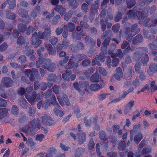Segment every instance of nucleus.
I'll list each match as a JSON object with an SVG mask.
<instances>
[{"label":"nucleus","instance_id":"1","mask_svg":"<svg viewBox=\"0 0 157 157\" xmlns=\"http://www.w3.org/2000/svg\"><path fill=\"white\" fill-rule=\"evenodd\" d=\"M25 97L31 105H34L36 101L40 99V95L39 94H37L35 91H33L31 96L30 94H25Z\"/></svg>","mask_w":157,"mask_h":157},{"label":"nucleus","instance_id":"2","mask_svg":"<svg viewBox=\"0 0 157 157\" xmlns=\"http://www.w3.org/2000/svg\"><path fill=\"white\" fill-rule=\"evenodd\" d=\"M130 136V140H132L133 136H134V140L136 143H138L143 138L142 134L135 129H133L131 132Z\"/></svg>","mask_w":157,"mask_h":157},{"label":"nucleus","instance_id":"3","mask_svg":"<svg viewBox=\"0 0 157 157\" xmlns=\"http://www.w3.org/2000/svg\"><path fill=\"white\" fill-rule=\"evenodd\" d=\"M74 87L79 92H81L85 90L89 86L88 82H76L73 84Z\"/></svg>","mask_w":157,"mask_h":157},{"label":"nucleus","instance_id":"4","mask_svg":"<svg viewBox=\"0 0 157 157\" xmlns=\"http://www.w3.org/2000/svg\"><path fill=\"white\" fill-rule=\"evenodd\" d=\"M51 34V29L50 28L46 29L44 32L40 31L37 33L38 38L41 39H44L48 36H50Z\"/></svg>","mask_w":157,"mask_h":157},{"label":"nucleus","instance_id":"5","mask_svg":"<svg viewBox=\"0 0 157 157\" xmlns=\"http://www.w3.org/2000/svg\"><path fill=\"white\" fill-rule=\"evenodd\" d=\"M37 37H38L37 33H34L32 35L31 41V44L36 47H38L42 43V40L38 39Z\"/></svg>","mask_w":157,"mask_h":157},{"label":"nucleus","instance_id":"6","mask_svg":"<svg viewBox=\"0 0 157 157\" xmlns=\"http://www.w3.org/2000/svg\"><path fill=\"white\" fill-rule=\"evenodd\" d=\"M14 81L11 78L8 77L3 78L1 81V83L4 85V86L6 87H11L13 84Z\"/></svg>","mask_w":157,"mask_h":157},{"label":"nucleus","instance_id":"7","mask_svg":"<svg viewBox=\"0 0 157 157\" xmlns=\"http://www.w3.org/2000/svg\"><path fill=\"white\" fill-rule=\"evenodd\" d=\"M105 21L106 24V25L103 19H101L100 21L101 28V30L103 31H105L106 28L108 29L110 28L112 25L111 22H108V19L107 17H106L105 19Z\"/></svg>","mask_w":157,"mask_h":157},{"label":"nucleus","instance_id":"8","mask_svg":"<svg viewBox=\"0 0 157 157\" xmlns=\"http://www.w3.org/2000/svg\"><path fill=\"white\" fill-rule=\"evenodd\" d=\"M43 67L44 69H47L48 71L50 72L54 71L56 68L55 63L52 62L51 61H48L43 65Z\"/></svg>","mask_w":157,"mask_h":157},{"label":"nucleus","instance_id":"9","mask_svg":"<svg viewBox=\"0 0 157 157\" xmlns=\"http://www.w3.org/2000/svg\"><path fill=\"white\" fill-rule=\"evenodd\" d=\"M54 121L50 117L45 115L42 117V122L43 124L50 126L53 124Z\"/></svg>","mask_w":157,"mask_h":157},{"label":"nucleus","instance_id":"10","mask_svg":"<svg viewBox=\"0 0 157 157\" xmlns=\"http://www.w3.org/2000/svg\"><path fill=\"white\" fill-rule=\"evenodd\" d=\"M128 52V50H124L123 52H122L121 50H118L115 53H111V56L112 58L118 57L120 58H122L123 57L124 54H126Z\"/></svg>","mask_w":157,"mask_h":157},{"label":"nucleus","instance_id":"11","mask_svg":"<svg viewBox=\"0 0 157 157\" xmlns=\"http://www.w3.org/2000/svg\"><path fill=\"white\" fill-rule=\"evenodd\" d=\"M157 72V64L152 63L149 66L147 72L150 75H151L152 73Z\"/></svg>","mask_w":157,"mask_h":157},{"label":"nucleus","instance_id":"12","mask_svg":"<svg viewBox=\"0 0 157 157\" xmlns=\"http://www.w3.org/2000/svg\"><path fill=\"white\" fill-rule=\"evenodd\" d=\"M126 29H128L131 33H133L134 35H136L139 33L140 29L138 28L137 24L135 23L132 25L131 28H127Z\"/></svg>","mask_w":157,"mask_h":157},{"label":"nucleus","instance_id":"13","mask_svg":"<svg viewBox=\"0 0 157 157\" xmlns=\"http://www.w3.org/2000/svg\"><path fill=\"white\" fill-rule=\"evenodd\" d=\"M54 10L59 13L61 15H63L66 13V10L65 8L61 5H57L55 8Z\"/></svg>","mask_w":157,"mask_h":157},{"label":"nucleus","instance_id":"14","mask_svg":"<svg viewBox=\"0 0 157 157\" xmlns=\"http://www.w3.org/2000/svg\"><path fill=\"white\" fill-rule=\"evenodd\" d=\"M78 66L77 63L75 62L72 59H70L67 65L65 66V68L67 69H71L73 68L77 67Z\"/></svg>","mask_w":157,"mask_h":157},{"label":"nucleus","instance_id":"15","mask_svg":"<svg viewBox=\"0 0 157 157\" xmlns=\"http://www.w3.org/2000/svg\"><path fill=\"white\" fill-rule=\"evenodd\" d=\"M40 120L38 118H37L34 119L30 121V123L33 128H35L37 127L38 128H40Z\"/></svg>","mask_w":157,"mask_h":157},{"label":"nucleus","instance_id":"16","mask_svg":"<svg viewBox=\"0 0 157 157\" xmlns=\"http://www.w3.org/2000/svg\"><path fill=\"white\" fill-rule=\"evenodd\" d=\"M18 13L22 17L26 18L29 17L28 12L26 10H19L18 11Z\"/></svg>","mask_w":157,"mask_h":157},{"label":"nucleus","instance_id":"17","mask_svg":"<svg viewBox=\"0 0 157 157\" xmlns=\"http://www.w3.org/2000/svg\"><path fill=\"white\" fill-rule=\"evenodd\" d=\"M100 78V76L98 74L95 73L92 75L90 80L92 82H98L99 81Z\"/></svg>","mask_w":157,"mask_h":157},{"label":"nucleus","instance_id":"18","mask_svg":"<svg viewBox=\"0 0 157 157\" xmlns=\"http://www.w3.org/2000/svg\"><path fill=\"white\" fill-rule=\"evenodd\" d=\"M24 72L25 75L28 77L32 73H35L36 75H39L38 72L36 69H32V70L27 69L25 70Z\"/></svg>","mask_w":157,"mask_h":157},{"label":"nucleus","instance_id":"19","mask_svg":"<svg viewBox=\"0 0 157 157\" xmlns=\"http://www.w3.org/2000/svg\"><path fill=\"white\" fill-rule=\"evenodd\" d=\"M143 40V37L142 35L139 34L136 35L134 37L132 40V43L133 44H136L141 42Z\"/></svg>","mask_w":157,"mask_h":157},{"label":"nucleus","instance_id":"20","mask_svg":"<svg viewBox=\"0 0 157 157\" xmlns=\"http://www.w3.org/2000/svg\"><path fill=\"white\" fill-rule=\"evenodd\" d=\"M112 34V32L111 30L109 29L107 30L103 33L102 35L101 36V38L102 39L104 40L106 37H111Z\"/></svg>","mask_w":157,"mask_h":157},{"label":"nucleus","instance_id":"21","mask_svg":"<svg viewBox=\"0 0 157 157\" xmlns=\"http://www.w3.org/2000/svg\"><path fill=\"white\" fill-rule=\"evenodd\" d=\"M131 32L129 31L128 29H125L124 33L126 36V39L128 41H131L133 37V35L131 33Z\"/></svg>","mask_w":157,"mask_h":157},{"label":"nucleus","instance_id":"22","mask_svg":"<svg viewBox=\"0 0 157 157\" xmlns=\"http://www.w3.org/2000/svg\"><path fill=\"white\" fill-rule=\"evenodd\" d=\"M149 60V58L147 54L142 55L141 62L143 65H146Z\"/></svg>","mask_w":157,"mask_h":157},{"label":"nucleus","instance_id":"23","mask_svg":"<svg viewBox=\"0 0 157 157\" xmlns=\"http://www.w3.org/2000/svg\"><path fill=\"white\" fill-rule=\"evenodd\" d=\"M8 110L6 108H0V118H2L7 115Z\"/></svg>","mask_w":157,"mask_h":157},{"label":"nucleus","instance_id":"24","mask_svg":"<svg viewBox=\"0 0 157 157\" xmlns=\"http://www.w3.org/2000/svg\"><path fill=\"white\" fill-rule=\"evenodd\" d=\"M126 143L124 141H119L117 144L118 148L119 150H124L126 148Z\"/></svg>","mask_w":157,"mask_h":157},{"label":"nucleus","instance_id":"25","mask_svg":"<svg viewBox=\"0 0 157 157\" xmlns=\"http://www.w3.org/2000/svg\"><path fill=\"white\" fill-rule=\"evenodd\" d=\"M136 3L135 0H126V3L127 6L129 8H130L135 6Z\"/></svg>","mask_w":157,"mask_h":157},{"label":"nucleus","instance_id":"26","mask_svg":"<svg viewBox=\"0 0 157 157\" xmlns=\"http://www.w3.org/2000/svg\"><path fill=\"white\" fill-rule=\"evenodd\" d=\"M50 101L49 102L48 100H47L46 103L49 105L50 104V103H51L53 105H55L56 104H57L58 105V104L57 102L56 98L55 96L53 95L52 97H51L50 98Z\"/></svg>","mask_w":157,"mask_h":157},{"label":"nucleus","instance_id":"27","mask_svg":"<svg viewBox=\"0 0 157 157\" xmlns=\"http://www.w3.org/2000/svg\"><path fill=\"white\" fill-rule=\"evenodd\" d=\"M11 113L14 116H16L19 113V109L16 105L12 106L11 109Z\"/></svg>","mask_w":157,"mask_h":157},{"label":"nucleus","instance_id":"28","mask_svg":"<svg viewBox=\"0 0 157 157\" xmlns=\"http://www.w3.org/2000/svg\"><path fill=\"white\" fill-rule=\"evenodd\" d=\"M101 88V86L99 84H91L90 86V89L93 91H95Z\"/></svg>","mask_w":157,"mask_h":157},{"label":"nucleus","instance_id":"29","mask_svg":"<svg viewBox=\"0 0 157 157\" xmlns=\"http://www.w3.org/2000/svg\"><path fill=\"white\" fill-rule=\"evenodd\" d=\"M85 40L86 43L89 44H94L95 43L92 38L89 36H86L85 38Z\"/></svg>","mask_w":157,"mask_h":157},{"label":"nucleus","instance_id":"30","mask_svg":"<svg viewBox=\"0 0 157 157\" xmlns=\"http://www.w3.org/2000/svg\"><path fill=\"white\" fill-rule=\"evenodd\" d=\"M26 25L24 24L21 23L18 26V29L19 31L21 32H24L27 30Z\"/></svg>","mask_w":157,"mask_h":157},{"label":"nucleus","instance_id":"31","mask_svg":"<svg viewBox=\"0 0 157 157\" xmlns=\"http://www.w3.org/2000/svg\"><path fill=\"white\" fill-rule=\"evenodd\" d=\"M94 71V70L93 67L88 68L84 72V74L88 78L90 77V75L92 74Z\"/></svg>","mask_w":157,"mask_h":157},{"label":"nucleus","instance_id":"32","mask_svg":"<svg viewBox=\"0 0 157 157\" xmlns=\"http://www.w3.org/2000/svg\"><path fill=\"white\" fill-rule=\"evenodd\" d=\"M86 138V134L85 133H82L78 139L79 142L80 144H82L85 142Z\"/></svg>","mask_w":157,"mask_h":157},{"label":"nucleus","instance_id":"33","mask_svg":"<svg viewBox=\"0 0 157 157\" xmlns=\"http://www.w3.org/2000/svg\"><path fill=\"white\" fill-rule=\"evenodd\" d=\"M121 47L122 49H130L131 48L129 43L126 40L123 41L121 45Z\"/></svg>","mask_w":157,"mask_h":157},{"label":"nucleus","instance_id":"34","mask_svg":"<svg viewBox=\"0 0 157 157\" xmlns=\"http://www.w3.org/2000/svg\"><path fill=\"white\" fill-rule=\"evenodd\" d=\"M25 40L24 37L22 36H19L17 39V43L18 44L21 45L25 43Z\"/></svg>","mask_w":157,"mask_h":157},{"label":"nucleus","instance_id":"35","mask_svg":"<svg viewBox=\"0 0 157 157\" xmlns=\"http://www.w3.org/2000/svg\"><path fill=\"white\" fill-rule=\"evenodd\" d=\"M111 38V37H108L104 39V40L102 43V45L104 48H107V46L109 45Z\"/></svg>","mask_w":157,"mask_h":157},{"label":"nucleus","instance_id":"36","mask_svg":"<svg viewBox=\"0 0 157 157\" xmlns=\"http://www.w3.org/2000/svg\"><path fill=\"white\" fill-rule=\"evenodd\" d=\"M49 40L52 45H55L58 42V39L56 37L52 36L50 37Z\"/></svg>","mask_w":157,"mask_h":157},{"label":"nucleus","instance_id":"37","mask_svg":"<svg viewBox=\"0 0 157 157\" xmlns=\"http://www.w3.org/2000/svg\"><path fill=\"white\" fill-rule=\"evenodd\" d=\"M7 3L9 5V8L13 9L15 7V0H7Z\"/></svg>","mask_w":157,"mask_h":157},{"label":"nucleus","instance_id":"38","mask_svg":"<svg viewBox=\"0 0 157 157\" xmlns=\"http://www.w3.org/2000/svg\"><path fill=\"white\" fill-rule=\"evenodd\" d=\"M72 38L76 40H81L82 39L81 37L78 33L75 32H73L72 34Z\"/></svg>","mask_w":157,"mask_h":157},{"label":"nucleus","instance_id":"39","mask_svg":"<svg viewBox=\"0 0 157 157\" xmlns=\"http://www.w3.org/2000/svg\"><path fill=\"white\" fill-rule=\"evenodd\" d=\"M84 149L82 148H78L76 150L75 156L76 157H79L83 152Z\"/></svg>","mask_w":157,"mask_h":157},{"label":"nucleus","instance_id":"40","mask_svg":"<svg viewBox=\"0 0 157 157\" xmlns=\"http://www.w3.org/2000/svg\"><path fill=\"white\" fill-rule=\"evenodd\" d=\"M99 56L98 55H96L94 58V59L93 60L92 63L93 64H97L99 66H100L101 64L99 62Z\"/></svg>","mask_w":157,"mask_h":157},{"label":"nucleus","instance_id":"41","mask_svg":"<svg viewBox=\"0 0 157 157\" xmlns=\"http://www.w3.org/2000/svg\"><path fill=\"white\" fill-rule=\"evenodd\" d=\"M120 61L119 59L117 58H115L112 61L111 65L113 67L117 66Z\"/></svg>","mask_w":157,"mask_h":157},{"label":"nucleus","instance_id":"42","mask_svg":"<svg viewBox=\"0 0 157 157\" xmlns=\"http://www.w3.org/2000/svg\"><path fill=\"white\" fill-rule=\"evenodd\" d=\"M26 92L25 89L22 87H20L18 90L17 93L20 96H22L24 95Z\"/></svg>","mask_w":157,"mask_h":157},{"label":"nucleus","instance_id":"43","mask_svg":"<svg viewBox=\"0 0 157 157\" xmlns=\"http://www.w3.org/2000/svg\"><path fill=\"white\" fill-rule=\"evenodd\" d=\"M81 9L84 13H86L88 10V6L87 4L86 3L83 4L81 6Z\"/></svg>","mask_w":157,"mask_h":157},{"label":"nucleus","instance_id":"44","mask_svg":"<svg viewBox=\"0 0 157 157\" xmlns=\"http://www.w3.org/2000/svg\"><path fill=\"white\" fill-rule=\"evenodd\" d=\"M120 27L119 24H116L113 25L112 27V29L114 33H116L118 32Z\"/></svg>","mask_w":157,"mask_h":157},{"label":"nucleus","instance_id":"45","mask_svg":"<svg viewBox=\"0 0 157 157\" xmlns=\"http://www.w3.org/2000/svg\"><path fill=\"white\" fill-rule=\"evenodd\" d=\"M67 26L70 32H72L74 30L75 25L73 23L69 22L68 23Z\"/></svg>","mask_w":157,"mask_h":157},{"label":"nucleus","instance_id":"46","mask_svg":"<svg viewBox=\"0 0 157 157\" xmlns=\"http://www.w3.org/2000/svg\"><path fill=\"white\" fill-rule=\"evenodd\" d=\"M135 71L138 73L140 72L141 70V66L140 63H136L134 65Z\"/></svg>","mask_w":157,"mask_h":157},{"label":"nucleus","instance_id":"47","mask_svg":"<svg viewBox=\"0 0 157 157\" xmlns=\"http://www.w3.org/2000/svg\"><path fill=\"white\" fill-rule=\"evenodd\" d=\"M122 14L121 13L118 12L116 16L114 18V20L116 22H117L120 20L122 18Z\"/></svg>","mask_w":157,"mask_h":157},{"label":"nucleus","instance_id":"48","mask_svg":"<svg viewBox=\"0 0 157 157\" xmlns=\"http://www.w3.org/2000/svg\"><path fill=\"white\" fill-rule=\"evenodd\" d=\"M36 113V108H34L29 107V113L31 116H34Z\"/></svg>","mask_w":157,"mask_h":157},{"label":"nucleus","instance_id":"49","mask_svg":"<svg viewBox=\"0 0 157 157\" xmlns=\"http://www.w3.org/2000/svg\"><path fill=\"white\" fill-rule=\"evenodd\" d=\"M6 17L8 19H13L15 17V15L13 13L8 12L6 15Z\"/></svg>","mask_w":157,"mask_h":157},{"label":"nucleus","instance_id":"50","mask_svg":"<svg viewBox=\"0 0 157 157\" xmlns=\"http://www.w3.org/2000/svg\"><path fill=\"white\" fill-rule=\"evenodd\" d=\"M94 144L93 140H90L88 145L89 149L90 150L93 149L94 148Z\"/></svg>","mask_w":157,"mask_h":157},{"label":"nucleus","instance_id":"51","mask_svg":"<svg viewBox=\"0 0 157 157\" xmlns=\"http://www.w3.org/2000/svg\"><path fill=\"white\" fill-rule=\"evenodd\" d=\"M98 3H96V2H95V4L92 5L91 8V10L93 11L94 10L96 11L98 8V5L99 4V1L98 0H97Z\"/></svg>","mask_w":157,"mask_h":157},{"label":"nucleus","instance_id":"52","mask_svg":"<svg viewBox=\"0 0 157 157\" xmlns=\"http://www.w3.org/2000/svg\"><path fill=\"white\" fill-rule=\"evenodd\" d=\"M107 157H117V153L115 151L108 152L106 154Z\"/></svg>","mask_w":157,"mask_h":157},{"label":"nucleus","instance_id":"53","mask_svg":"<svg viewBox=\"0 0 157 157\" xmlns=\"http://www.w3.org/2000/svg\"><path fill=\"white\" fill-rule=\"evenodd\" d=\"M63 98L66 104L67 105H69L70 104L69 99L68 97L66 94H64L63 95Z\"/></svg>","mask_w":157,"mask_h":157},{"label":"nucleus","instance_id":"54","mask_svg":"<svg viewBox=\"0 0 157 157\" xmlns=\"http://www.w3.org/2000/svg\"><path fill=\"white\" fill-rule=\"evenodd\" d=\"M99 73L104 76L106 75V71L105 70L101 67H100L99 69Z\"/></svg>","mask_w":157,"mask_h":157},{"label":"nucleus","instance_id":"55","mask_svg":"<svg viewBox=\"0 0 157 157\" xmlns=\"http://www.w3.org/2000/svg\"><path fill=\"white\" fill-rule=\"evenodd\" d=\"M69 59V57L68 56H66L65 58L62 61L59 62V63L61 66H63V65L66 63Z\"/></svg>","mask_w":157,"mask_h":157},{"label":"nucleus","instance_id":"56","mask_svg":"<svg viewBox=\"0 0 157 157\" xmlns=\"http://www.w3.org/2000/svg\"><path fill=\"white\" fill-rule=\"evenodd\" d=\"M60 18V16L59 15H56L53 18L52 21V23L53 24H56L58 20Z\"/></svg>","mask_w":157,"mask_h":157},{"label":"nucleus","instance_id":"57","mask_svg":"<svg viewBox=\"0 0 157 157\" xmlns=\"http://www.w3.org/2000/svg\"><path fill=\"white\" fill-rule=\"evenodd\" d=\"M54 112L56 115L60 117H61L63 115V112L62 111L58 109H55Z\"/></svg>","mask_w":157,"mask_h":157},{"label":"nucleus","instance_id":"58","mask_svg":"<svg viewBox=\"0 0 157 157\" xmlns=\"http://www.w3.org/2000/svg\"><path fill=\"white\" fill-rule=\"evenodd\" d=\"M52 90L53 92L56 94H58L59 93V87L56 85H54L52 87Z\"/></svg>","mask_w":157,"mask_h":157},{"label":"nucleus","instance_id":"59","mask_svg":"<svg viewBox=\"0 0 157 157\" xmlns=\"http://www.w3.org/2000/svg\"><path fill=\"white\" fill-rule=\"evenodd\" d=\"M140 15V12L139 11H136L134 12L133 18L139 19Z\"/></svg>","mask_w":157,"mask_h":157},{"label":"nucleus","instance_id":"60","mask_svg":"<svg viewBox=\"0 0 157 157\" xmlns=\"http://www.w3.org/2000/svg\"><path fill=\"white\" fill-rule=\"evenodd\" d=\"M114 76L117 79L120 80L121 78H122L123 76V74L121 73H116L114 74Z\"/></svg>","mask_w":157,"mask_h":157},{"label":"nucleus","instance_id":"61","mask_svg":"<svg viewBox=\"0 0 157 157\" xmlns=\"http://www.w3.org/2000/svg\"><path fill=\"white\" fill-rule=\"evenodd\" d=\"M135 11L131 10H129L127 12L126 14L131 18H133L134 15Z\"/></svg>","mask_w":157,"mask_h":157},{"label":"nucleus","instance_id":"62","mask_svg":"<svg viewBox=\"0 0 157 157\" xmlns=\"http://www.w3.org/2000/svg\"><path fill=\"white\" fill-rule=\"evenodd\" d=\"M6 101L2 98H0V107H5L6 105Z\"/></svg>","mask_w":157,"mask_h":157},{"label":"nucleus","instance_id":"63","mask_svg":"<svg viewBox=\"0 0 157 157\" xmlns=\"http://www.w3.org/2000/svg\"><path fill=\"white\" fill-rule=\"evenodd\" d=\"M80 25L81 27L84 29H87L89 27V25L87 22L83 21L80 22Z\"/></svg>","mask_w":157,"mask_h":157},{"label":"nucleus","instance_id":"64","mask_svg":"<svg viewBox=\"0 0 157 157\" xmlns=\"http://www.w3.org/2000/svg\"><path fill=\"white\" fill-rule=\"evenodd\" d=\"M151 152V150L150 149L145 148H144L141 152V154L143 155H146L149 153Z\"/></svg>","mask_w":157,"mask_h":157}]
</instances>
